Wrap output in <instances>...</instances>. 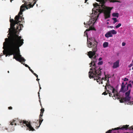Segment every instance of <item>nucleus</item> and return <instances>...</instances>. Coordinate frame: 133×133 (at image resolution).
<instances>
[{"instance_id": "f257e3e1", "label": "nucleus", "mask_w": 133, "mask_h": 133, "mask_svg": "<svg viewBox=\"0 0 133 133\" xmlns=\"http://www.w3.org/2000/svg\"><path fill=\"white\" fill-rule=\"evenodd\" d=\"M17 30L16 29L15 31L14 30H11V29H9L8 35L10 34V35L8 38H6L5 39V41H8L19 48L23 44L24 40L21 39V36H19L17 33Z\"/></svg>"}, {"instance_id": "f03ea898", "label": "nucleus", "mask_w": 133, "mask_h": 133, "mask_svg": "<svg viewBox=\"0 0 133 133\" xmlns=\"http://www.w3.org/2000/svg\"><path fill=\"white\" fill-rule=\"evenodd\" d=\"M107 0H96L98 2H100L99 4L97 3L94 4V7L98 8L97 10L100 13L104 12V16L105 19H107L110 17V12L109 11L106 10L107 9V7L104 4L106 2ZM111 2H120L119 1L116 0H111Z\"/></svg>"}, {"instance_id": "7ed1b4c3", "label": "nucleus", "mask_w": 133, "mask_h": 133, "mask_svg": "<svg viewBox=\"0 0 133 133\" xmlns=\"http://www.w3.org/2000/svg\"><path fill=\"white\" fill-rule=\"evenodd\" d=\"M90 41H89L88 39V40L87 46L89 48H92V50L93 51H90L88 52V55L89 58H92L95 55L96 52L97 51V46L98 43L95 40L94 38H90Z\"/></svg>"}, {"instance_id": "20e7f679", "label": "nucleus", "mask_w": 133, "mask_h": 133, "mask_svg": "<svg viewBox=\"0 0 133 133\" xmlns=\"http://www.w3.org/2000/svg\"><path fill=\"white\" fill-rule=\"evenodd\" d=\"M3 49H5V47H8V49L7 50V54L6 55V57H7L8 55L9 56L13 55L14 56H15V53L16 50L19 49L16 47L11 44L7 41H5L3 43Z\"/></svg>"}, {"instance_id": "39448f33", "label": "nucleus", "mask_w": 133, "mask_h": 133, "mask_svg": "<svg viewBox=\"0 0 133 133\" xmlns=\"http://www.w3.org/2000/svg\"><path fill=\"white\" fill-rule=\"evenodd\" d=\"M102 72L101 70L96 71V72L94 71H89V77L90 78H94V80H96L100 84L101 79L100 76L101 75Z\"/></svg>"}, {"instance_id": "423d86ee", "label": "nucleus", "mask_w": 133, "mask_h": 133, "mask_svg": "<svg viewBox=\"0 0 133 133\" xmlns=\"http://www.w3.org/2000/svg\"><path fill=\"white\" fill-rule=\"evenodd\" d=\"M96 21V20H95V19L94 18L92 19H90L89 21L88 22L86 23L85 22L84 23V24L85 25V27L87 28H88L89 27V29H86V31H85L84 32V36H86V35L87 37V42H88V39L89 41H90V38H89V39L88 38L87 31H89L91 30H92V26H93Z\"/></svg>"}, {"instance_id": "0eeeda50", "label": "nucleus", "mask_w": 133, "mask_h": 133, "mask_svg": "<svg viewBox=\"0 0 133 133\" xmlns=\"http://www.w3.org/2000/svg\"><path fill=\"white\" fill-rule=\"evenodd\" d=\"M91 59L92 61L91 63H90L89 65H90V67L91 68L90 69V71H94L95 72L96 70H101L102 69H101L99 66H97L96 65V62L97 61L96 56H95L94 57Z\"/></svg>"}, {"instance_id": "6e6552de", "label": "nucleus", "mask_w": 133, "mask_h": 133, "mask_svg": "<svg viewBox=\"0 0 133 133\" xmlns=\"http://www.w3.org/2000/svg\"><path fill=\"white\" fill-rule=\"evenodd\" d=\"M21 15H19L18 14L17 15L18 16L17 18V20L16 24H17V26L16 27L17 30H18L19 31L21 30V28L23 27V25L22 24H20V23H23L24 22V18L23 17L22 15L21 16Z\"/></svg>"}, {"instance_id": "1a4fd4ad", "label": "nucleus", "mask_w": 133, "mask_h": 133, "mask_svg": "<svg viewBox=\"0 0 133 133\" xmlns=\"http://www.w3.org/2000/svg\"><path fill=\"white\" fill-rule=\"evenodd\" d=\"M130 91L131 90L130 89L128 91L125 92V97L122 98L120 97L121 99H119V101L120 103H124L125 104H126L127 102H128L129 103H131L130 102L131 97L129 96Z\"/></svg>"}, {"instance_id": "9d476101", "label": "nucleus", "mask_w": 133, "mask_h": 133, "mask_svg": "<svg viewBox=\"0 0 133 133\" xmlns=\"http://www.w3.org/2000/svg\"><path fill=\"white\" fill-rule=\"evenodd\" d=\"M19 123H23L25 125H31L30 121L21 120L18 118H15L13 119L12 121L10 122V125H17V124H18Z\"/></svg>"}, {"instance_id": "9b49d317", "label": "nucleus", "mask_w": 133, "mask_h": 133, "mask_svg": "<svg viewBox=\"0 0 133 133\" xmlns=\"http://www.w3.org/2000/svg\"><path fill=\"white\" fill-rule=\"evenodd\" d=\"M13 58L15 59L16 61L21 63L22 61L24 62L26 60L20 55L19 49L16 50L15 56L13 57Z\"/></svg>"}, {"instance_id": "f8f14e48", "label": "nucleus", "mask_w": 133, "mask_h": 133, "mask_svg": "<svg viewBox=\"0 0 133 133\" xmlns=\"http://www.w3.org/2000/svg\"><path fill=\"white\" fill-rule=\"evenodd\" d=\"M107 86L109 89L112 90V92L113 93L114 97L115 98V99L116 98L118 99H120L119 94L117 92L116 90L114 88L109 85H108L107 84Z\"/></svg>"}, {"instance_id": "ddd939ff", "label": "nucleus", "mask_w": 133, "mask_h": 133, "mask_svg": "<svg viewBox=\"0 0 133 133\" xmlns=\"http://www.w3.org/2000/svg\"><path fill=\"white\" fill-rule=\"evenodd\" d=\"M18 17V16H16L15 17V20H14L13 19H10V28L12 30H15V29H16V28L15 26V25L16 24V22H17V18Z\"/></svg>"}, {"instance_id": "4468645a", "label": "nucleus", "mask_w": 133, "mask_h": 133, "mask_svg": "<svg viewBox=\"0 0 133 133\" xmlns=\"http://www.w3.org/2000/svg\"><path fill=\"white\" fill-rule=\"evenodd\" d=\"M121 88L120 90V91L123 92H125V91H127L128 89V87H130L131 88L132 87V85L131 84H128L127 86V88L124 89L125 87V84L124 85L123 82H122L121 85Z\"/></svg>"}, {"instance_id": "2eb2a0df", "label": "nucleus", "mask_w": 133, "mask_h": 133, "mask_svg": "<svg viewBox=\"0 0 133 133\" xmlns=\"http://www.w3.org/2000/svg\"><path fill=\"white\" fill-rule=\"evenodd\" d=\"M29 1V3L28 5H24V4H23L21 6L20 11L18 14L19 15H22L23 14L22 12L25 10V8H26L27 9H28V6L29 7V8H31L30 7L29 5V4L30 3V1Z\"/></svg>"}, {"instance_id": "dca6fc26", "label": "nucleus", "mask_w": 133, "mask_h": 133, "mask_svg": "<svg viewBox=\"0 0 133 133\" xmlns=\"http://www.w3.org/2000/svg\"><path fill=\"white\" fill-rule=\"evenodd\" d=\"M44 111V109L42 108L41 109L40 114L39 115V120H38L37 121L38 122L39 125H41L43 120L42 118L41 117L43 115V114Z\"/></svg>"}, {"instance_id": "f3484780", "label": "nucleus", "mask_w": 133, "mask_h": 133, "mask_svg": "<svg viewBox=\"0 0 133 133\" xmlns=\"http://www.w3.org/2000/svg\"><path fill=\"white\" fill-rule=\"evenodd\" d=\"M26 126L29 130L33 131L35 130V128L37 129L39 127L40 125H39L38 126H37L36 125H33L34 126L33 127L31 126V125H26Z\"/></svg>"}, {"instance_id": "a211bd4d", "label": "nucleus", "mask_w": 133, "mask_h": 133, "mask_svg": "<svg viewBox=\"0 0 133 133\" xmlns=\"http://www.w3.org/2000/svg\"><path fill=\"white\" fill-rule=\"evenodd\" d=\"M119 60L116 61L113 63V65L112 66L113 69H115L117 68L119 66Z\"/></svg>"}, {"instance_id": "6ab92c4d", "label": "nucleus", "mask_w": 133, "mask_h": 133, "mask_svg": "<svg viewBox=\"0 0 133 133\" xmlns=\"http://www.w3.org/2000/svg\"><path fill=\"white\" fill-rule=\"evenodd\" d=\"M105 36L106 37L108 38L110 37H112V35L110 31L105 34Z\"/></svg>"}, {"instance_id": "aec40b11", "label": "nucleus", "mask_w": 133, "mask_h": 133, "mask_svg": "<svg viewBox=\"0 0 133 133\" xmlns=\"http://www.w3.org/2000/svg\"><path fill=\"white\" fill-rule=\"evenodd\" d=\"M8 49V47H6V46L5 47V49L3 51V54L4 55H5V54H7V50Z\"/></svg>"}, {"instance_id": "412c9836", "label": "nucleus", "mask_w": 133, "mask_h": 133, "mask_svg": "<svg viewBox=\"0 0 133 133\" xmlns=\"http://www.w3.org/2000/svg\"><path fill=\"white\" fill-rule=\"evenodd\" d=\"M119 14L118 13H114L112 14V16L114 17H118Z\"/></svg>"}, {"instance_id": "4be33fe9", "label": "nucleus", "mask_w": 133, "mask_h": 133, "mask_svg": "<svg viewBox=\"0 0 133 133\" xmlns=\"http://www.w3.org/2000/svg\"><path fill=\"white\" fill-rule=\"evenodd\" d=\"M108 43L107 42H104L103 44V47L104 48H106L108 46Z\"/></svg>"}, {"instance_id": "5701e85b", "label": "nucleus", "mask_w": 133, "mask_h": 133, "mask_svg": "<svg viewBox=\"0 0 133 133\" xmlns=\"http://www.w3.org/2000/svg\"><path fill=\"white\" fill-rule=\"evenodd\" d=\"M111 34H115L117 33V32L115 30H113L110 31Z\"/></svg>"}, {"instance_id": "b1692460", "label": "nucleus", "mask_w": 133, "mask_h": 133, "mask_svg": "<svg viewBox=\"0 0 133 133\" xmlns=\"http://www.w3.org/2000/svg\"><path fill=\"white\" fill-rule=\"evenodd\" d=\"M112 19L114 21L113 22V23L114 24H115L116 22L118 21L116 18H112Z\"/></svg>"}, {"instance_id": "393cba45", "label": "nucleus", "mask_w": 133, "mask_h": 133, "mask_svg": "<svg viewBox=\"0 0 133 133\" xmlns=\"http://www.w3.org/2000/svg\"><path fill=\"white\" fill-rule=\"evenodd\" d=\"M25 0H23V2L25 3L24 4V5H28V3H29V2L28 3V2H25Z\"/></svg>"}, {"instance_id": "a878e982", "label": "nucleus", "mask_w": 133, "mask_h": 133, "mask_svg": "<svg viewBox=\"0 0 133 133\" xmlns=\"http://www.w3.org/2000/svg\"><path fill=\"white\" fill-rule=\"evenodd\" d=\"M121 25V23H119L116 26L115 28H117L119 27Z\"/></svg>"}, {"instance_id": "bb28decb", "label": "nucleus", "mask_w": 133, "mask_h": 133, "mask_svg": "<svg viewBox=\"0 0 133 133\" xmlns=\"http://www.w3.org/2000/svg\"><path fill=\"white\" fill-rule=\"evenodd\" d=\"M103 64V61H99L98 63V64L99 65H102Z\"/></svg>"}, {"instance_id": "cd10ccee", "label": "nucleus", "mask_w": 133, "mask_h": 133, "mask_svg": "<svg viewBox=\"0 0 133 133\" xmlns=\"http://www.w3.org/2000/svg\"><path fill=\"white\" fill-rule=\"evenodd\" d=\"M108 93H109V96L110 97H113V96H113V95H112V94L111 93V92H110V91H109V92H108Z\"/></svg>"}, {"instance_id": "c85d7f7f", "label": "nucleus", "mask_w": 133, "mask_h": 133, "mask_svg": "<svg viewBox=\"0 0 133 133\" xmlns=\"http://www.w3.org/2000/svg\"><path fill=\"white\" fill-rule=\"evenodd\" d=\"M107 85H106L105 86V91H107L108 92V93L110 91L109 90H107Z\"/></svg>"}, {"instance_id": "c756f323", "label": "nucleus", "mask_w": 133, "mask_h": 133, "mask_svg": "<svg viewBox=\"0 0 133 133\" xmlns=\"http://www.w3.org/2000/svg\"><path fill=\"white\" fill-rule=\"evenodd\" d=\"M130 102H131V103H129L128 102H127L126 103V104H133V101H132L131 102L130 101Z\"/></svg>"}, {"instance_id": "7c9ffc66", "label": "nucleus", "mask_w": 133, "mask_h": 133, "mask_svg": "<svg viewBox=\"0 0 133 133\" xmlns=\"http://www.w3.org/2000/svg\"><path fill=\"white\" fill-rule=\"evenodd\" d=\"M21 63L23 64L24 65H25V66L26 67H28V68H29V67H30L27 64H25V63H23V62L22 63Z\"/></svg>"}, {"instance_id": "2f4dec72", "label": "nucleus", "mask_w": 133, "mask_h": 133, "mask_svg": "<svg viewBox=\"0 0 133 133\" xmlns=\"http://www.w3.org/2000/svg\"><path fill=\"white\" fill-rule=\"evenodd\" d=\"M107 93L106 92V91H105L102 94V95H106L107 94Z\"/></svg>"}, {"instance_id": "473e14b6", "label": "nucleus", "mask_w": 133, "mask_h": 133, "mask_svg": "<svg viewBox=\"0 0 133 133\" xmlns=\"http://www.w3.org/2000/svg\"><path fill=\"white\" fill-rule=\"evenodd\" d=\"M112 130H109L107 131L105 133H110L111 132Z\"/></svg>"}, {"instance_id": "72a5a7b5", "label": "nucleus", "mask_w": 133, "mask_h": 133, "mask_svg": "<svg viewBox=\"0 0 133 133\" xmlns=\"http://www.w3.org/2000/svg\"><path fill=\"white\" fill-rule=\"evenodd\" d=\"M122 129V128H115V129H114V130H118L119 129Z\"/></svg>"}, {"instance_id": "f704fd0d", "label": "nucleus", "mask_w": 133, "mask_h": 133, "mask_svg": "<svg viewBox=\"0 0 133 133\" xmlns=\"http://www.w3.org/2000/svg\"><path fill=\"white\" fill-rule=\"evenodd\" d=\"M29 70L32 73L34 72V71L31 69L30 67H29Z\"/></svg>"}, {"instance_id": "c9c22d12", "label": "nucleus", "mask_w": 133, "mask_h": 133, "mask_svg": "<svg viewBox=\"0 0 133 133\" xmlns=\"http://www.w3.org/2000/svg\"><path fill=\"white\" fill-rule=\"evenodd\" d=\"M128 79L126 78H124V81H128Z\"/></svg>"}, {"instance_id": "e433bc0d", "label": "nucleus", "mask_w": 133, "mask_h": 133, "mask_svg": "<svg viewBox=\"0 0 133 133\" xmlns=\"http://www.w3.org/2000/svg\"><path fill=\"white\" fill-rule=\"evenodd\" d=\"M133 64L132 63H131V64H130L129 65V68H130V67H131L132 66H133Z\"/></svg>"}, {"instance_id": "4c0bfd02", "label": "nucleus", "mask_w": 133, "mask_h": 133, "mask_svg": "<svg viewBox=\"0 0 133 133\" xmlns=\"http://www.w3.org/2000/svg\"><path fill=\"white\" fill-rule=\"evenodd\" d=\"M102 79L104 80L105 81L107 80V77H106L105 78L102 77Z\"/></svg>"}, {"instance_id": "58836bf2", "label": "nucleus", "mask_w": 133, "mask_h": 133, "mask_svg": "<svg viewBox=\"0 0 133 133\" xmlns=\"http://www.w3.org/2000/svg\"><path fill=\"white\" fill-rule=\"evenodd\" d=\"M122 45L123 46H124L125 45V43L124 42H123L122 43Z\"/></svg>"}, {"instance_id": "ea45409f", "label": "nucleus", "mask_w": 133, "mask_h": 133, "mask_svg": "<svg viewBox=\"0 0 133 133\" xmlns=\"http://www.w3.org/2000/svg\"><path fill=\"white\" fill-rule=\"evenodd\" d=\"M8 109L9 110H11L12 109V108L11 107H8Z\"/></svg>"}, {"instance_id": "a19ab883", "label": "nucleus", "mask_w": 133, "mask_h": 133, "mask_svg": "<svg viewBox=\"0 0 133 133\" xmlns=\"http://www.w3.org/2000/svg\"><path fill=\"white\" fill-rule=\"evenodd\" d=\"M34 75L36 76L37 78L38 77V76L36 74H35Z\"/></svg>"}, {"instance_id": "79ce46f5", "label": "nucleus", "mask_w": 133, "mask_h": 133, "mask_svg": "<svg viewBox=\"0 0 133 133\" xmlns=\"http://www.w3.org/2000/svg\"><path fill=\"white\" fill-rule=\"evenodd\" d=\"M99 14H98L96 16H95L96 18V17H97V18H98L99 16Z\"/></svg>"}, {"instance_id": "37998d69", "label": "nucleus", "mask_w": 133, "mask_h": 133, "mask_svg": "<svg viewBox=\"0 0 133 133\" xmlns=\"http://www.w3.org/2000/svg\"><path fill=\"white\" fill-rule=\"evenodd\" d=\"M102 58L101 57H100L99 59V61H100V60H102Z\"/></svg>"}, {"instance_id": "c03bdc74", "label": "nucleus", "mask_w": 133, "mask_h": 133, "mask_svg": "<svg viewBox=\"0 0 133 133\" xmlns=\"http://www.w3.org/2000/svg\"><path fill=\"white\" fill-rule=\"evenodd\" d=\"M38 97H39V98H40V97H39V91L38 92Z\"/></svg>"}, {"instance_id": "a18cd8bd", "label": "nucleus", "mask_w": 133, "mask_h": 133, "mask_svg": "<svg viewBox=\"0 0 133 133\" xmlns=\"http://www.w3.org/2000/svg\"><path fill=\"white\" fill-rule=\"evenodd\" d=\"M97 14V11H95L94 12V14Z\"/></svg>"}, {"instance_id": "49530a36", "label": "nucleus", "mask_w": 133, "mask_h": 133, "mask_svg": "<svg viewBox=\"0 0 133 133\" xmlns=\"http://www.w3.org/2000/svg\"><path fill=\"white\" fill-rule=\"evenodd\" d=\"M3 55L1 53L0 55V57H1V56Z\"/></svg>"}, {"instance_id": "de8ad7c7", "label": "nucleus", "mask_w": 133, "mask_h": 133, "mask_svg": "<svg viewBox=\"0 0 133 133\" xmlns=\"http://www.w3.org/2000/svg\"><path fill=\"white\" fill-rule=\"evenodd\" d=\"M40 105H41V107L42 108H42V104H41V103H40Z\"/></svg>"}, {"instance_id": "09e8293b", "label": "nucleus", "mask_w": 133, "mask_h": 133, "mask_svg": "<svg viewBox=\"0 0 133 133\" xmlns=\"http://www.w3.org/2000/svg\"><path fill=\"white\" fill-rule=\"evenodd\" d=\"M39 79L38 78V77L37 78V79H36V80L37 81H39Z\"/></svg>"}, {"instance_id": "8fccbe9b", "label": "nucleus", "mask_w": 133, "mask_h": 133, "mask_svg": "<svg viewBox=\"0 0 133 133\" xmlns=\"http://www.w3.org/2000/svg\"><path fill=\"white\" fill-rule=\"evenodd\" d=\"M110 78V77H108V80L107 81V82H109V79H108V78Z\"/></svg>"}, {"instance_id": "3c124183", "label": "nucleus", "mask_w": 133, "mask_h": 133, "mask_svg": "<svg viewBox=\"0 0 133 133\" xmlns=\"http://www.w3.org/2000/svg\"><path fill=\"white\" fill-rule=\"evenodd\" d=\"M88 0H85V3H86L87 1Z\"/></svg>"}, {"instance_id": "603ef678", "label": "nucleus", "mask_w": 133, "mask_h": 133, "mask_svg": "<svg viewBox=\"0 0 133 133\" xmlns=\"http://www.w3.org/2000/svg\"><path fill=\"white\" fill-rule=\"evenodd\" d=\"M102 80H101V83L102 84H103V82L102 81Z\"/></svg>"}, {"instance_id": "864d4df0", "label": "nucleus", "mask_w": 133, "mask_h": 133, "mask_svg": "<svg viewBox=\"0 0 133 133\" xmlns=\"http://www.w3.org/2000/svg\"><path fill=\"white\" fill-rule=\"evenodd\" d=\"M38 84H39V87H41V86H40V84L39 83V82L38 81Z\"/></svg>"}, {"instance_id": "5fc2aeb1", "label": "nucleus", "mask_w": 133, "mask_h": 133, "mask_svg": "<svg viewBox=\"0 0 133 133\" xmlns=\"http://www.w3.org/2000/svg\"><path fill=\"white\" fill-rule=\"evenodd\" d=\"M41 89V87H39V91H40V90Z\"/></svg>"}, {"instance_id": "6e6d98bb", "label": "nucleus", "mask_w": 133, "mask_h": 133, "mask_svg": "<svg viewBox=\"0 0 133 133\" xmlns=\"http://www.w3.org/2000/svg\"><path fill=\"white\" fill-rule=\"evenodd\" d=\"M107 24H109V22H107Z\"/></svg>"}, {"instance_id": "4d7b16f0", "label": "nucleus", "mask_w": 133, "mask_h": 133, "mask_svg": "<svg viewBox=\"0 0 133 133\" xmlns=\"http://www.w3.org/2000/svg\"><path fill=\"white\" fill-rule=\"evenodd\" d=\"M34 75V74H35V73L34 72L33 73H32Z\"/></svg>"}, {"instance_id": "13d9d810", "label": "nucleus", "mask_w": 133, "mask_h": 133, "mask_svg": "<svg viewBox=\"0 0 133 133\" xmlns=\"http://www.w3.org/2000/svg\"><path fill=\"white\" fill-rule=\"evenodd\" d=\"M131 83H132V84H133V80L132 81V82H131Z\"/></svg>"}, {"instance_id": "bf43d9fd", "label": "nucleus", "mask_w": 133, "mask_h": 133, "mask_svg": "<svg viewBox=\"0 0 133 133\" xmlns=\"http://www.w3.org/2000/svg\"><path fill=\"white\" fill-rule=\"evenodd\" d=\"M39 102H40V103H41V101H40V100L39 101Z\"/></svg>"}, {"instance_id": "052dcab7", "label": "nucleus", "mask_w": 133, "mask_h": 133, "mask_svg": "<svg viewBox=\"0 0 133 133\" xmlns=\"http://www.w3.org/2000/svg\"><path fill=\"white\" fill-rule=\"evenodd\" d=\"M8 73H9V71H8Z\"/></svg>"}, {"instance_id": "680f3d73", "label": "nucleus", "mask_w": 133, "mask_h": 133, "mask_svg": "<svg viewBox=\"0 0 133 133\" xmlns=\"http://www.w3.org/2000/svg\"><path fill=\"white\" fill-rule=\"evenodd\" d=\"M127 84V82H126V84H125V85H126V84Z\"/></svg>"}, {"instance_id": "e2e57ef3", "label": "nucleus", "mask_w": 133, "mask_h": 133, "mask_svg": "<svg viewBox=\"0 0 133 133\" xmlns=\"http://www.w3.org/2000/svg\"><path fill=\"white\" fill-rule=\"evenodd\" d=\"M132 70H133V67H132Z\"/></svg>"}, {"instance_id": "0e129e2a", "label": "nucleus", "mask_w": 133, "mask_h": 133, "mask_svg": "<svg viewBox=\"0 0 133 133\" xmlns=\"http://www.w3.org/2000/svg\"><path fill=\"white\" fill-rule=\"evenodd\" d=\"M127 126V127H128L129 125H126Z\"/></svg>"}, {"instance_id": "69168bd1", "label": "nucleus", "mask_w": 133, "mask_h": 133, "mask_svg": "<svg viewBox=\"0 0 133 133\" xmlns=\"http://www.w3.org/2000/svg\"><path fill=\"white\" fill-rule=\"evenodd\" d=\"M109 21V19H108V20H107V21Z\"/></svg>"}, {"instance_id": "338daca9", "label": "nucleus", "mask_w": 133, "mask_h": 133, "mask_svg": "<svg viewBox=\"0 0 133 133\" xmlns=\"http://www.w3.org/2000/svg\"><path fill=\"white\" fill-rule=\"evenodd\" d=\"M131 81H130L129 82H131Z\"/></svg>"}, {"instance_id": "774afa93", "label": "nucleus", "mask_w": 133, "mask_h": 133, "mask_svg": "<svg viewBox=\"0 0 133 133\" xmlns=\"http://www.w3.org/2000/svg\"><path fill=\"white\" fill-rule=\"evenodd\" d=\"M132 72H133V71H132Z\"/></svg>"}]
</instances>
